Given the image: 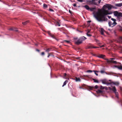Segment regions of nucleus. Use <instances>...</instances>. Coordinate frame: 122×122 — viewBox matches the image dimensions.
I'll return each mask as SVG.
<instances>
[{
	"label": "nucleus",
	"instance_id": "obj_43",
	"mask_svg": "<svg viewBox=\"0 0 122 122\" xmlns=\"http://www.w3.org/2000/svg\"><path fill=\"white\" fill-rule=\"evenodd\" d=\"M105 46L104 45H102L101 46H100V47L102 48Z\"/></svg>",
	"mask_w": 122,
	"mask_h": 122
},
{
	"label": "nucleus",
	"instance_id": "obj_63",
	"mask_svg": "<svg viewBox=\"0 0 122 122\" xmlns=\"http://www.w3.org/2000/svg\"><path fill=\"white\" fill-rule=\"evenodd\" d=\"M60 31H61V30H60Z\"/></svg>",
	"mask_w": 122,
	"mask_h": 122
},
{
	"label": "nucleus",
	"instance_id": "obj_24",
	"mask_svg": "<svg viewBox=\"0 0 122 122\" xmlns=\"http://www.w3.org/2000/svg\"><path fill=\"white\" fill-rule=\"evenodd\" d=\"M97 92L99 93H102V91L100 90H98L97 91Z\"/></svg>",
	"mask_w": 122,
	"mask_h": 122
},
{
	"label": "nucleus",
	"instance_id": "obj_59",
	"mask_svg": "<svg viewBox=\"0 0 122 122\" xmlns=\"http://www.w3.org/2000/svg\"><path fill=\"white\" fill-rule=\"evenodd\" d=\"M70 0L71 1V2H72L71 1V0Z\"/></svg>",
	"mask_w": 122,
	"mask_h": 122
},
{
	"label": "nucleus",
	"instance_id": "obj_32",
	"mask_svg": "<svg viewBox=\"0 0 122 122\" xmlns=\"http://www.w3.org/2000/svg\"><path fill=\"white\" fill-rule=\"evenodd\" d=\"M51 37H52V38H53V39H56V38H55V37L53 35H51Z\"/></svg>",
	"mask_w": 122,
	"mask_h": 122
},
{
	"label": "nucleus",
	"instance_id": "obj_41",
	"mask_svg": "<svg viewBox=\"0 0 122 122\" xmlns=\"http://www.w3.org/2000/svg\"><path fill=\"white\" fill-rule=\"evenodd\" d=\"M102 0H99L98 1V4H100L101 2V1Z\"/></svg>",
	"mask_w": 122,
	"mask_h": 122
},
{
	"label": "nucleus",
	"instance_id": "obj_50",
	"mask_svg": "<svg viewBox=\"0 0 122 122\" xmlns=\"http://www.w3.org/2000/svg\"><path fill=\"white\" fill-rule=\"evenodd\" d=\"M77 31H78V32H81V33L82 32V31H80V30H78V29H77Z\"/></svg>",
	"mask_w": 122,
	"mask_h": 122
},
{
	"label": "nucleus",
	"instance_id": "obj_29",
	"mask_svg": "<svg viewBox=\"0 0 122 122\" xmlns=\"http://www.w3.org/2000/svg\"><path fill=\"white\" fill-rule=\"evenodd\" d=\"M93 46H88V47L87 48L88 49H92V48H93Z\"/></svg>",
	"mask_w": 122,
	"mask_h": 122
},
{
	"label": "nucleus",
	"instance_id": "obj_25",
	"mask_svg": "<svg viewBox=\"0 0 122 122\" xmlns=\"http://www.w3.org/2000/svg\"><path fill=\"white\" fill-rule=\"evenodd\" d=\"M93 72V71L91 70H88L86 72L88 73H91Z\"/></svg>",
	"mask_w": 122,
	"mask_h": 122
},
{
	"label": "nucleus",
	"instance_id": "obj_38",
	"mask_svg": "<svg viewBox=\"0 0 122 122\" xmlns=\"http://www.w3.org/2000/svg\"><path fill=\"white\" fill-rule=\"evenodd\" d=\"M94 87L96 89H97V88H98V86L97 85H96Z\"/></svg>",
	"mask_w": 122,
	"mask_h": 122
},
{
	"label": "nucleus",
	"instance_id": "obj_31",
	"mask_svg": "<svg viewBox=\"0 0 122 122\" xmlns=\"http://www.w3.org/2000/svg\"><path fill=\"white\" fill-rule=\"evenodd\" d=\"M78 1L80 2H84V1L83 0H77Z\"/></svg>",
	"mask_w": 122,
	"mask_h": 122
},
{
	"label": "nucleus",
	"instance_id": "obj_20",
	"mask_svg": "<svg viewBox=\"0 0 122 122\" xmlns=\"http://www.w3.org/2000/svg\"><path fill=\"white\" fill-rule=\"evenodd\" d=\"M92 80L94 81V82L95 83H99V82L98 80L97 79L93 78Z\"/></svg>",
	"mask_w": 122,
	"mask_h": 122
},
{
	"label": "nucleus",
	"instance_id": "obj_12",
	"mask_svg": "<svg viewBox=\"0 0 122 122\" xmlns=\"http://www.w3.org/2000/svg\"><path fill=\"white\" fill-rule=\"evenodd\" d=\"M115 6L118 7H121L122 6V3L116 4Z\"/></svg>",
	"mask_w": 122,
	"mask_h": 122
},
{
	"label": "nucleus",
	"instance_id": "obj_49",
	"mask_svg": "<svg viewBox=\"0 0 122 122\" xmlns=\"http://www.w3.org/2000/svg\"><path fill=\"white\" fill-rule=\"evenodd\" d=\"M107 17L109 19H110L111 18V16H108Z\"/></svg>",
	"mask_w": 122,
	"mask_h": 122
},
{
	"label": "nucleus",
	"instance_id": "obj_52",
	"mask_svg": "<svg viewBox=\"0 0 122 122\" xmlns=\"http://www.w3.org/2000/svg\"><path fill=\"white\" fill-rule=\"evenodd\" d=\"M91 22V20H88L87 21V22L88 23H90Z\"/></svg>",
	"mask_w": 122,
	"mask_h": 122
},
{
	"label": "nucleus",
	"instance_id": "obj_16",
	"mask_svg": "<svg viewBox=\"0 0 122 122\" xmlns=\"http://www.w3.org/2000/svg\"><path fill=\"white\" fill-rule=\"evenodd\" d=\"M112 83L114 85L118 86L119 84V83L118 82H113Z\"/></svg>",
	"mask_w": 122,
	"mask_h": 122
},
{
	"label": "nucleus",
	"instance_id": "obj_23",
	"mask_svg": "<svg viewBox=\"0 0 122 122\" xmlns=\"http://www.w3.org/2000/svg\"><path fill=\"white\" fill-rule=\"evenodd\" d=\"M51 49L50 48H48L47 49L45 50V51L47 53H49V52L50 51Z\"/></svg>",
	"mask_w": 122,
	"mask_h": 122
},
{
	"label": "nucleus",
	"instance_id": "obj_2",
	"mask_svg": "<svg viewBox=\"0 0 122 122\" xmlns=\"http://www.w3.org/2000/svg\"><path fill=\"white\" fill-rule=\"evenodd\" d=\"M105 56L103 55H100L99 56H98L97 57L102 58H103L105 60H106L107 62L108 63H113L115 64H116L117 62L113 60L115 59L114 58H111L109 59H108L106 58H104L105 57Z\"/></svg>",
	"mask_w": 122,
	"mask_h": 122
},
{
	"label": "nucleus",
	"instance_id": "obj_36",
	"mask_svg": "<svg viewBox=\"0 0 122 122\" xmlns=\"http://www.w3.org/2000/svg\"><path fill=\"white\" fill-rule=\"evenodd\" d=\"M64 41L68 43H69L70 42V41H68L65 40Z\"/></svg>",
	"mask_w": 122,
	"mask_h": 122
},
{
	"label": "nucleus",
	"instance_id": "obj_51",
	"mask_svg": "<svg viewBox=\"0 0 122 122\" xmlns=\"http://www.w3.org/2000/svg\"><path fill=\"white\" fill-rule=\"evenodd\" d=\"M66 73H65L64 74V76H66Z\"/></svg>",
	"mask_w": 122,
	"mask_h": 122
},
{
	"label": "nucleus",
	"instance_id": "obj_57",
	"mask_svg": "<svg viewBox=\"0 0 122 122\" xmlns=\"http://www.w3.org/2000/svg\"><path fill=\"white\" fill-rule=\"evenodd\" d=\"M33 13H34V14H36V12H33Z\"/></svg>",
	"mask_w": 122,
	"mask_h": 122
},
{
	"label": "nucleus",
	"instance_id": "obj_45",
	"mask_svg": "<svg viewBox=\"0 0 122 122\" xmlns=\"http://www.w3.org/2000/svg\"><path fill=\"white\" fill-rule=\"evenodd\" d=\"M106 84L107 86H108L110 84V83H106Z\"/></svg>",
	"mask_w": 122,
	"mask_h": 122
},
{
	"label": "nucleus",
	"instance_id": "obj_42",
	"mask_svg": "<svg viewBox=\"0 0 122 122\" xmlns=\"http://www.w3.org/2000/svg\"><path fill=\"white\" fill-rule=\"evenodd\" d=\"M45 54V53L44 52H42L41 53V55H44Z\"/></svg>",
	"mask_w": 122,
	"mask_h": 122
},
{
	"label": "nucleus",
	"instance_id": "obj_6",
	"mask_svg": "<svg viewBox=\"0 0 122 122\" xmlns=\"http://www.w3.org/2000/svg\"><path fill=\"white\" fill-rule=\"evenodd\" d=\"M97 0H92L91 1L92 4L98 6L99 5L97 2Z\"/></svg>",
	"mask_w": 122,
	"mask_h": 122
},
{
	"label": "nucleus",
	"instance_id": "obj_30",
	"mask_svg": "<svg viewBox=\"0 0 122 122\" xmlns=\"http://www.w3.org/2000/svg\"><path fill=\"white\" fill-rule=\"evenodd\" d=\"M105 87L101 86H100V88L102 89H104Z\"/></svg>",
	"mask_w": 122,
	"mask_h": 122
},
{
	"label": "nucleus",
	"instance_id": "obj_58",
	"mask_svg": "<svg viewBox=\"0 0 122 122\" xmlns=\"http://www.w3.org/2000/svg\"><path fill=\"white\" fill-rule=\"evenodd\" d=\"M63 33L65 34H66V33L65 32H63Z\"/></svg>",
	"mask_w": 122,
	"mask_h": 122
},
{
	"label": "nucleus",
	"instance_id": "obj_15",
	"mask_svg": "<svg viewBox=\"0 0 122 122\" xmlns=\"http://www.w3.org/2000/svg\"><path fill=\"white\" fill-rule=\"evenodd\" d=\"M101 81H102V83L104 84H106V79L102 80H101Z\"/></svg>",
	"mask_w": 122,
	"mask_h": 122
},
{
	"label": "nucleus",
	"instance_id": "obj_1",
	"mask_svg": "<svg viewBox=\"0 0 122 122\" xmlns=\"http://www.w3.org/2000/svg\"><path fill=\"white\" fill-rule=\"evenodd\" d=\"M110 14V13H108L107 10H104L102 13L99 14V16L98 17L97 16H95V17L98 21L102 22L107 20V19L106 18L105 16L106 15Z\"/></svg>",
	"mask_w": 122,
	"mask_h": 122
},
{
	"label": "nucleus",
	"instance_id": "obj_18",
	"mask_svg": "<svg viewBox=\"0 0 122 122\" xmlns=\"http://www.w3.org/2000/svg\"><path fill=\"white\" fill-rule=\"evenodd\" d=\"M75 80L76 82L80 81H81V79L79 78L76 77Z\"/></svg>",
	"mask_w": 122,
	"mask_h": 122
},
{
	"label": "nucleus",
	"instance_id": "obj_61",
	"mask_svg": "<svg viewBox=\"0 0 122 122\" xmlns=\"http://www.w3.org/2000/svg\"><path fill=\"white\" fill-rule=\"evenodd\" d=\"M96 97H98V96H97L96 95Z\"/></svg>",
	"mask_w": 122,
	"mask_h": 122
},
{
	"label": "nucleus",
	"instance_id": "obj_56",
	"mask_svg": "<svg viewBox=\"0 0 122 122\" xmlns=\"http://www.w3.org/2000/svg\"><path fill=\"white\" fill-rule=\"evenodd\" d=\"M48 64V65H49V66L51 67V66H50V65L49 64Z\"/></svg>",
	"mask_w": 122,
	"mask_h": 122
},
{
	"label": "nucleus",
	"instance_id": "obj_22",
	"mask_svg": "<svg viewBox=\"0 0 122 122\" xmlns=\"http://www.w3.org/2000/svg\"><path fill=\"white\" fill-rule=\"evenodd\" d=\"M43 7L44 8H47L48 7V6L47 5L44 3L43 5Z\"/></svg>",
	"mask_w": 122,
	"mask_h": 122
},
{
	"label": "nucleus",
	"instance_id": "obj_21",
	"mask_svg": "<svg viewBox=\"0 0 122 122\" xmlns=\"http://www.w3.org/2000/svg\"><path fill=\"white\" fill-rule=\"evenodd\" d=\"M96 9V7H93V8H90V9L89 10L91 11H93L94 10Z\"/></svg>",
	"mask_w": 122,
	"mask_h": 122
},
{
	"label": "nucleus",
	"instance_id": "obj_19",
	"mask_svg": "<svg viewBox=\"0 0 122 122\" xmlns=\"http://www.w3.org/2000/svg\"><path fill=\"white\" fill-rule=\"evenodd\" d=\"M29 21H27L25 22H22V23L24 25H25L28 23H29Z\"/></svg>",
	"mask_w": 122,
	"mask_h": 122
},
{
	"label": "nucleus",
	"instance_id": "obj_46",
	"mask_svg": "<svg viewBox=\"0 0 122 122\" xmlns=\"http://www.w3.org/2000/svg\"><path fill=\"white\" fill-rule=\"evenodd\" d=\"M48 55L47 56V57L48 58L50 56V55L49 54V53H48Z\"/></svg>",
	"mask_w": 122,
	"mask_h": 122
},
{
	"label": "nucleus",
	"instance_id": "obj_60",
	"mask_svg": "<svg viewBox=\"0 0 122 122\" xmlns=\"http://www.w3.org/2000/svg\"><path fill=\"white\" fill-rule=\"evenodd\" d=\"M70 0L71 1V2H72L71 1V0Z\"/></svg>",
	"mask_w": 122,
	"mask_h": 122
},
{
	"label": "nucleus",
	"instance_id": "obj_54",
	"mask_svg": "<svg viewBox=\"0 0 122 122\" xmlns=\"http://www.w3.org/2000/svg\"><path fill=\"white\" fill-rule=\"evenodd\" d=\"M35 45L36 46H37L38 45V44H35Z\"/></svg>",
	"mask_w": 122,
	"mask_h": 122
},
{
	"label": "nucleus",
	"instance_id": "obj_53",
	"mask_svg": "<svg viewBox=\"0 0 122 122\" xmlns=\"http://www.w3.org/2000/svg\"><path fill=\"white\" fill-rule=\"evenodd\" d=\"M36 51H38V52H39V51H39V50H38V49H37L36 50Z\"/></svg>",
	"mask_w": 122,
	"mask_h": 122
},
{
	"label": "nucleus",
	"instance_id": "obj_28",
	"mask_svg": "<svg viewBox=\"0 0 122 122\" xmlns=\"http://www.w3.org/2000/svg\"><path fill=\"white\" fill-rule=\"evenodd\" d=\"M118 68L120 70H122V66H119L118 67Z\"/></svg>",
	"mask_w": 122,
	"mask_h": 122
},
{
	"label": "nucleus",
	"instance_id": "obj_26",
	"mask_svg": "<svg viewBox=\"0 0 122 122\" xmlns=\"http://www.w3.org/2000/svg\"><path fill=\"white\" fill-rule=\"evenodd\" d=\"M100 72L102 74L103 73H106V72H105L104 71V70H101L100 71Z\"/></svg>",
	"mask_w": 122,
	"mask_h": 122
},
{
	"label": "nucleus",
	"instance_id": "obj_39",
	"mask_svg": "<svg viewBox=\"0 0 122 122\" xmlns=\"http://www.w3.org/2000/svg\"><path fill=\"white\" fill-rule=\"evenodd\" d=\"M73 5L74 6L76 7V3L74 4Z\"/></svg>",
	"mask_w": 122,
	"mask_h": 122
},
{
	"label": "nucleus",
	"instance_id": "obj_34",
	"mask_svg": "<svg viewBox=\"0 0 122 122\" xmlns=\"http://www.w3.org/2000/svg\"><path fill=\"white\" fill-rule=\"evenodd\" d=\"M49 10L50 11H52V12H54V10H52V9H49Z\"/></svg>",
	"mask_w": 122,
	"mask_h": 122
},
{
	"label": "nucleus",
	"instance_id": "obj_33",
	"mask_svg": "<svg viewBox=\"0 0 122 122\" xmlns=\"http://www.w3.org/2000/svg\"><path fill=\"white\" fill-rule=\"evenodd\" d=\"M56 25H58V26H60L61 25L58 22L56 24Z\"/></svg>",
	"mask_w": 122,
	"mask_h": 122
},
{
	"label": "nucleus",
	"instance_id": "obj_55",
	"mask_svg": "<svg viewBox=\"0 0 122 122\" xmlns=\"http://www.w3.org/2000/svg\"><path fill=\"white\" fill-rule=\"evenodd\" d=\"M58 29L59 30H60V28H58Z\"/></svg>",
	"mask_w": 122,
	"mask_h": 122
},
{
	"label": "nucleus",
	"instance_id": "obj_37",
	"mask_svg": "<svg viewBox=\"0 0 122 122\" xmlns=\"http://www.w3.org/2000/svg\"><path fill=\"white\" fill-rule=\"evenodd\" d=\"M86 35L89 37L91 36H92V35L90 34H86Z\"/></svg>",
	"mask_w": 122,
	"mask_h": 122
},
{
	"label": "nucleus",
	"instance_id": "obj_7",
	"mask_svg": "<svg viewBox=\"0 0 122 122\" xmlns=\"http://www.w3.org/2000/svg\"><path fill=\"white\" fill-rule=\"evenodd\" d=\"M104 6H105V7L107 8L108 10L111 9L112 7V6L111 5L107 4H106V5H104Z\"/></svg>",
	"mask_w": 122,
	"mask_h": 122
},
{
	"label": "nucleus",
	"instance_id": "obj_13",
	"mask_svg": "<svg viewBox=\"0 0 122 122\" xmlns=\"http://www.w3.org/2000/svg\"><path fill=\"white\" fill-rule=\"evenodd\" d=\"M9 30H12L14 31H17V29L16 28H10L9 29Z\"/></svg>",
	"mask_w": 122,
	"mask_h": 122
},
{
	"label": "nucleus",
	"instance_id": "obj_4",
	"mask_svg": "<svg viewBox=\"0 0 122 122\" xmlns=\"http://www.w3.org/2000/svg\"><path fill=\"white\" fill-rule=\"evenodd\" d=\"M108 88L110 90H112L115 93L116 97L117 99H118L119 94L118 92H117V90L115 86H112L111 88L110 87H109Z\"/></svg>",
	"mask_w": 122,
	"mask_h": 122
},
{
	"label": "nucleus",
	"instance_id": "obj_17",
	"mask_svg": "<svg viewBox=\"0 0 122 122\" xmlns=\"http://www.w3.org/2000/svg\"><path fill=\"white\" fill-rule=\"evenodd\" d=\"M68 82V81L67 80H66L64 82L63 85L62 86V87H63L65 85H66V83Z\"/></svg>",
	"mask_w": 122,
	"mask_h": 122
},
{
	"label": "nucleus",
	"instance_id": "obj_5",
	"mask_svg": "<svg viewBox=\"0 0 122 122\" xmlns=\"http://www.w3.org/2000/svg\"><path fill=\"white\" fill-rule=\"evenodd\" d=\"M121 12L118 13L117 11H116L113 12V14L115 16L118 17L121 15Z\"/></svg>",
	"mask_w": 122,
	"mask_h": 122
},
{
	"label": "nucleus",
	"instance_id": "obj_9",
	"mask_svg": "<svg viewBox=\"0 0 122 122\" xmlns=\"http://www.w3.org/2000/svg\"><path fill=\"white\" fill-rule=\"evenodd\" d=\"M100 30L99 31L100 32L101 34L102 35L104 36V32L105 31L104 29L102 28H99Z\"/></svg>",
	"mask_w": 122,
	"mask_h": 122
},
{
	"label": "nucleus",
	"instance_id": "obj_11",
	"mask_svg": "<svg viewBox=\"0 0 122 122\" xmlns=\"http://www.w3.org/2000/svg\"><path fill=\"white\" fill-rule=\"evenodd\" d=\"M83 7L87 10H89L90 9V8L89 7V6L88 5H87L83 6Z\"/></svg>",
	"mask_w": 122,
	"mask_h": 122
},
{
	"label": "nucleus",
	"instance_id": "obj_14",
	"mask_svg": "<svg viewBox=\"0 0 122 122\" xmlns=\"http://www.w3.org/2000/svg\"><path fill=\"white\" fill-rule=\"evenodd\" d=\"M93 72H94L95 74L97 76H98V74L97 73L99 72V71L94 70H93Z\"/></svg>",
	"mask_w": 122,
	"mask_h": 122
},
{
	"label": "nucleus",
	"instance_id": "obj_35",
	"mask_svg": "<svg viewBox=\"0 0 122 122\" xmlns=\"http://www.w3.org/2000/svg\"><path fill=\"white\" fill-rule=\"evenodd\" d=\"M106 74L108 75H112V74L111 73H107L106 72Z\"/></svg>",
	"mask_w": 122,
	"mask_h": 122
},
{
	"label": "nucleus",
	"instance_id": "obj_27",
	"mask_svg": "<svg viewBox=\"0 0 122 122\" xmlns=\"http://www.w3.org/2000/svg\"><path fill=\"white\" fill-rule=\"evenodd\" d=\"M47 33H48V34L50 36H51V35H52L51 34V32L50 31H48L47 32Z\"/></svg>",
	"mask_w": 122,
	"mask_h": 122
},
{
	"label": "nucleus",
	"instance_id": "obj_40",
	"mask_svg": "<svg viewBox=\"0 0 122 122\" xmlns=\"http://www.w3.org/2000/svg\"><path fill=\"white\" fill-rule=\"evenodd\" d=\"M99 48V47H97L96 46H93V48Z\"/></svg>",
	"mask_w": 122,
	"mask_h": 122
},
{
	"label": "nucleus",
	"instance_id": "obj_3",
	"mask_svg": "<svg viewBox=\"0 0 122 122\" xmlns=\"http://www.w3.org/2000/svg\"><path fill=\"white\" fill-rule=\"evenodd\" d=\"M111 20L112 21H109L108 22V25L110 27H112L115 26L117 24L116 22V19L112 18Z\"/></svg>",
	"mask_w": 122,
	"mask_h": 122
},
{
	"label": "nucleus",
	"instance_id": "obj_62",
	"mask_svg": "<svg viewBox=\"0 0 122 122\" xmlns=\"http://www.w3.org/2000/svg\"><path fill=\"white\" fill-rule=\"evenodd\" d=\"M106 97H107V96H106Z\"/></svg>",
	"mask_w": 122,
	"mask_h": 122
},
{
	"label": "nucleus",
	"instance_id": "obj_44",
	"mask_svg": "<svg viewBox=\"0 0 122 122\" xmlns=\"http://www.w3.org/2000/svg\"><path fill=\"white\" fill-rule=\"evenodd\" d=\"M90 32V30H88L87 31V33L86 34H88Z\"/></svg>",
	"mask_w": 122,
	"mask_h": 122
},
{
	"label": "nucleus",
	"instance_id": "obj_48",
	"mask_svg": "<svg viewBox=\"0 0 122 122\" xmlns=\"http://www.w3.org/2000/svg\"><path fill=\"white\" fill-rule=\"evenodd\" d=\"M78 38L77 37H74V39L75 40H76Z\"/></svg>",
	"mask_w": 122,
	"mask_h": 122
},
{
	"label": "nucleus",
	"instance_id": "obj_10",
	"mask_svg": "<svg viewBox=\"0 0 122 122\" xmlns=\"http://www.w3.org/2000/svg\"><path fill=\"white\" fill-rule=\"evenodd\" d=\"M79 38L82 42L86 39V38L84 36L81 37Z\"/></svg>",
	"mask_w": 122,
	"mask_h": 122
},
{
	"label": "nucleus",
	"instance_id": "obj_8",
	"mask_svg": "<svg viewBox=\"0 0 122 122\" xmlns=\"http://www.w3.org/2000/svg\"><path fill=\"white\" fill-rule=\"evenodd\" d=\"M82 42V41L81 39L79 38L77 41H75V43L77 45H79L81 44Z\"/></svg>",
	"mask_w": 122,
	"mask_h": 122
},
{
	"label": "nucleus",
	"instance_id": "obj_47",
	"mask_svg": "<svg viewBox=\"0 0 122 122\" xmlns=\"http://www.w3.org/2000/svg\"><path fill=\"white\" fill-rule=\"evenodd\" d=\"M69 12L70 13V14H71L72 12L70 10H69Z\"/></svg>",
	"mask_w": 122,
	"mask_h": 122
}]
</instances>
